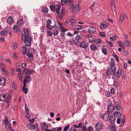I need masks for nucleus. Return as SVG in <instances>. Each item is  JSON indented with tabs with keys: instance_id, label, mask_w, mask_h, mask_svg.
<instances>
[{
	"instance_id": "412c9836",
	"label": "nucleus",
	"mask_w": 131,
	"mask_h": 131,
	"mask_svg": "<svg viewBox=\"0 0 131 131\" xmlns=\"http://www.w3.org/2000/svg\"><path fill=\"white\" fill-rule=\"evenodd\" d=\"M108 25V24L107 23L105 24H101L100 26V27L101 29L103 30L106 28Z\"/></svg>"
},
{
	"instance_id": "72a5a7b5",
	"label": "nucleus",
	"mask_w": 131,
	"mask_h": 131,
	"mask_svg": "<svg viewBox=\"0 0 131 131\" xmlns=\"http://www.w3.org/2000/svg\"><path fill=\"white\" fill-rule=\"evenodd\" d=\"M42 10L44 12L46 13H47L48 12V9L46 7L43 8H42Z\"/></svg>"
},
{
	"instance_id": "6ab92c4d",
	"label": "nucleus",
	"mask_w": 131,
	"mask_h": 131,
	"mask_svg": "<svg viewBox=\"0 0 131 131\" xmlns=\"http://www.w3.org/2000/svg\"><path fill=\"white\" fill-rule=\"evenodd\" d=\"M27 127L29 129L31 130H33L36 128V126L35 125L31 124H28L27 125Z\"/></svg>"
},
{
	"instance_id": "5701e85b",
	"label": "nucleus",
	"mask_w": 131,
	"mask_h": 131,
	"mask_svg": "<svg viewBox=\"0 0 131 131\" xmlns=\"http://www.w3.org/2000/svg\"><path fill=\"white\" fill-rule=\"evenodd\" d=\"M61 8V6L59 5H56L55 6V10L56 13L58 14H59L60 13V10Z\"/></svg>"
},
{
	"instance_id": "f3484780",
	"label": "nucleus",
	"mask_w": 131,
	"mask_h": 131,
	"mask_svg": "<svg viewBox=\"0 0 131 131\" xmlns=\"http://www.w3.org/2000/svg\"><path fill=\"white\" fill-rule=\"evenodd\" d=\"M110 122L111 123H113L115 122V117L114 115H111L110 116L109 119Z\"/></svg>"
},
{
	"instance_id": "338daca9",
	"label": "nucleus",
	"mask_w": 131,
	"mask_h": 131,
	"mask_svg": "<svg viewBox=\"0 0 131 131\" xmlns=\"http://www.w3.org/2000/svg\"><path fill=\"white\" fill-rule=\"evenodd\" d=\"M81 38V36L79 35L75 37V39L76 40H79Z\"/></svg>"
},
{
	"instance_id": "09e8293b",
	"label": "nucleus",
	"mask_w": 131,
	"mask_h": 131,
	"mask_svg": "<svg viewBox=\"0 0 131 131\" xmlns=\"http://www.w3.org/2000/svg\"><path fill=\"white\" fill-rule=\"evenodd\" d=\"M25 108L26 112L27 113H29V110L28 107L27 106L26 104L25 105Z\"/></svg>"
},
{
	"instance_id": "f8f14e48",
	"label": "nucleus",
	"mask_w": 131,
	"mask_h": 131,
	"mask_svg": "<svg viewBox=\"0 0 131 131\" xmlns=\"http://www.w3.org/2000/svg\"><path fill=\"white\" fill-rule=\"evenodd\" d=\"M23 31L24 33V34L23 35V37L22 38H26V37H29V31L28 30L25 28H24L23 29Z\"/></svg>"
},
{
	"instance_id": "9b49d317",
	"label": "nucleus",
	"mask_w": 131,
	"mask_h": 131,
	"mask_svg": "<svg viewBox=\"0 0 131 131\" xmlns=\"http://www.w3.org/2000/svg\"><path fill=\"white\" fill-rule=\"evenodd\" d=\"M31 78L30 77L27 76L25 77V78L24 79L23 81L24 84V86L25 87L26 86V82L29 83L31 81Z\"/></svg>"
},
{
	"instance_id": "4d7b16f0",
	"label": "nucleus",
	"mask_w": 131,
	"mask_h": 131,
	"mask_svg": "<svg viewBox=\"0 0 131 131\" xmlns=\"http://www.w3.org/2000/svg\"><path fill=\"white\" fill-rule=\"evenodd\" d=\"M100 35L102 37H104L106 36L105 33L103 32H100Z\"/></svg>"
},
{
	"instance_id": "e433bc0d",
	"label": "nucleus",
	"mask_w": 131,
	"mask_h": 131,
	"mask_svg": "<svg viewBox=\"0 0 131 131\" xmlns=\"http://www.w3.org/2000/svg\"><path fill=\"white\" fill-rule=\"evenodd\" d=\"M1 70L2 72L5 74H7V71L3 67L1 68Z\"/></svg>"
},
{
	"instance_id": "680f3d73",
	"label": "nucleus",
	"mask_w": 131,
	"mask_h": 131,
	"mask_svg": "<svg viewBox=\"0 0 131 131\" xmlns=\"http://www.w3.org/2000/svg\"><path fill=\"white\" fill-rule=\"evenodd\" d=\"M69 128V126L67 125L65 127L63 131H67L68 130V129Z\"/></svg>"
},
{
	"instance_id": "cd10ccee",
	"label": "nucleus",
	"mask_w": 131,
	"mask_h": 131,
	"mask_svg": "<svg viewBox=\"0 0 131 131\" xmlns=\"http://www.w3.org/2000/svg\"><path fill=\"white\" fill-rule=\"evenodd\" d=\"M4 123V125L6 126V125H9V123L8 120V119L6 116L5 117V119L3 121Z\"/></svg>"
},
{
	"instance_id": "423d86ee",
	"label": "nucleus",
	"mask_w": 131,
	"mask_h": 131,
	"mask_svg": "<svg viewBox=\"0 0 131 131\" xmlns=\"http://www.w3.org/2000/svg\"><path fill=\"white\" fill-rule=\"evenodd\" d=\"M35 50L33 48H30L29 49L26 53L27 55L29 58H32L34 57L33 55L35 53Z\"/></svg>"
},
{
	"instance_id": "c85d7f7f",
	"label": "nucleus",
	"mask_w": 131,
	"mask_h": 131,
	"mask_svg": "<svg viewBox=\"0 0 131 131\" xmlns=\"http://www.w3.org/2000/svg\"><path fill=\"white\" fill-rule=\"evenodd\" d=\"M115 62L114 59H113L111 58V61L110 67L113 68L115 66Z\"/></svg>"
},
{
	"instance_id": "c9c22d12",
	"label": "nucleus",
	"mask_w": 131,
	"mask_h": 131,
	"mask_svg": "<svg viewBox=\"0 0 131 131\" xmlns=\"http://www.w3.org/2000/svg\"><path fill=\"white\" fill-rule=\"evenodd\" d=\"M124 44L128 46H130L131 45V43L127 40H125L124 41Z\"/></svg>"
},
{
	"instance_id": "a18cd8bd",
	"label": "nucleus",
	"mask_w": 131,
	"mask_h": 131,
	"mask_svg": "<svg viewBox=\"0 0 131 131\" xmlns=\"http://www.w3.org/2000/svg\"><path fill=\"white\" fill-rule=\"evenodd\" d=\"M8 100V101H6L5 102L6 103V108H8L9 107V102H10V100Z\"/></svg>"
},
{
	"instance_id": "0eeeda50",
	"label": "nucleus",
	"mask_w": 131,
	"mask_h": 131,
	"mask_svg": "<svg viewBox=\"0 0 131 131\" xmlns=\"http://www.w3.org/2000/svg\"><path fill=\"white\" fill-rule=\"evenodd\" d=\"M113 106L114 110L117 111H119L121 110V108L119 105V102L118 101L115 102Z\"/></svg>"
},
{
	"instance_id": "c03bdc74",
	"label": "nucleus",
	"mask_w": 131,
	"mask_h": 131,
	"mask_svg": "<svg viewBox=\"0 0 131 131\" xmlns=\"http://www.w3.org/2000/svg\"><path fill=\"white\" fill-rule=\"evenodd\" d=\"M121 119H122V120L121 121V126H123L124 124V123L125 122V118L124 117V119H123V118H122Z\"/></svg>"
},
{
	"instance_id": "dca6fc26",
	"label": "nucleus",
	"mask_w": 131,
	"mask_h": 131,
	"mask_svg": "<svg viewBox=\"0 0 131 131\" xmlns=\"http://www.w3.org/2000/svg\"><path fill=\"white\" fill-rule=\"evenodd\" d=\"M102 49L103 53L105 55H106L107 53V50L106 47L104 46H102Z\"/></svg>"
},
{
	"instance_id": "39448f33",
	"label": "nucleus",
	"mask_w": 131,
	"mask_h": 131,
	"mask_svg": "<svg viewBox=\"0 0 131 131\" xmlns=\"http://www.w3.org/2000/svg\"><path fill=\"white\" fill-rule=\"evenodd\" d=\"M122 71L121 69H118L117 72H115L112 78L114 79H116L118 78H119L122 75Z\"/></svg>"
},
{
	"instance_id": "bf43d9fd",
	"label": "nucleus",
	"mask_w": 131,
	"mask_h": 131,
	"mask_svg": "<svg viewBox=\"0 0 131 131\" xmlns=\"http://www.w3.org/2000/svg\"><path fill=\"white\" fill-rule=\"evenodd\" d=\"M65 10V9L62 8L61 10V11L60 13V14H61L62 15H64V11Z\"/></svg>"
},
{
	"instance_id": "f704fd0d",
	"label": "nucleus",
	"mask_w": 131,
	"mask_h": 131,
	"mask_svg": "<svg viewBox=\"0 0 131 131\" xmlns=\"http://www.w3.org/2000/svg\"><path fill=\"white\" fill-rule=\"evenodd\" d=\"M27 73L30 74H33L34 72H35L34 71L32 70L27 69Z\"/></svg>"
},
{
	"instance_id": "20e7f679",
	"label": "nucleus",
	"mask_w": 131,
	"mask_h": 131,
	"mask_svg": "<svg viewBox=\"0 0 131 131\" xmlns=\"http://www.w3.org/2000/svg\"><path fill=\"white\" fill-rule=\"evenodd\" d=\"M69 7L70 10L73 13L79 11L80 9V6L79 5L70 6Z\"/></svg>"
},
{
	"instance_id": "7c9ffc66",
	"label": "nucleus",
	"mask_w": 131,
	"mask_h": 131,
	"mask_svg": "<svg viewBox=\"0 0 131 131\" xmlns=\"http://www.w3.org/2000/svg\"><path fill=\"white\" fill-rule=\"evenodd\" d=\"M21 51L24 54H25L27 52L26 49L25 47H22L21 48Z\"/></svg>"
},
{
	"instance_id": "603ef678",
	"label": "nucleus",
	"mask_w": 131,
	"mask_h": 131,
	"mask_svg": "<svg viewBox=\"0 0 131 131\" xmlns=\"http://www.w3.org/2000/svg\"><path fill=\"white\" fill-rule=\"evenodd\" d=\"M61 38L62 39H64L65 38V35L64 33H63L61 34Z\"/></svg>"
},
{
	"instance_id": "a878e982",
	"label": "nucleus",
	"mask_w": 131,
	"mask_h": 131,
	"mask_svg": "<svg viewBox=\"0 0 131 131\" xmlns=\"http://www.w3.org/2000/svg\"><path fill=\"white\" fill-rule=\"evenodd\" d=\"M107 110L108 112H112L113 110V106L111 105H109L107 106Z\"/></svg>"
},
{
	"instance_id": "2f4dec72",
	"label": "nucleus",
	"mask_w": 131,
	"mask_h": 131,
	"mask_svg": "<svg viewBox=\"0 0 131 131\" xmlns=\"http://www.w3.org/2000/svg\"><path fill=\"white\" fill-rule=\"evenodd\" d=\"M114 114L115 116L116 117H119L121 115V114L120 113L117 111L114 112Z\"/></svg>"
},
{
	"instance_id": "e2e57ef3",
	"label": "nucleus",
	"mask_w": 131,
	"mask_h": 131,
	"mask_svg": "<svg viewBox=\"0 0 131 131\" xmlns=\"http://www.w3.org/2000/svg\"><path fill=\"white\" fill-rule=\"evenodd\" d=\"M116 38V36H113L112 37H110V38L112 40L114 41L115 40Z\"/></svg>"
},
{
	"instance_id": "13d9d810",
	"label": "nucleus",
	"mask_w": 131,
	"mask_h": 131,
	"mask_svg": "<svg viewBox=\"0 0 131 131\" xmlns=\"http://www.w3.org/2000/svg\"><path fill=\"white\" fill-rule=\"evenodd\" d=\"M5 59L6 62H8L10 64L11 63V60L9 59L8 58H5Z\"/></svg>"
},
{
	"instance_id": "9d476101",
	"label": "nucleus",
	"mask_w": 131,
	"mask_h": 131,
	"mask_svg": "<svg viewBox=\"0 0 131 131\" xmlns=\"http://www.w3.org/2000/svg\"><path fill=\"white\" fill-rule=\"evenodd\" d=\"M103 124L102 123H98L96 124L95 128L97 130L101 129L103 127Z\"/></svg>"
},
{
	"instance_id": "864d4df0",
	"label": "nucleus",
	"mask_w": 131,
	"mask_h": 131,
	"mask_svg": "<svg viewBox=\"0 0 131 131\" xmlns=\"http://www.w3.org/2000/svg\"><path fill=\"white\" fill-rule=\"evenodd\" d=\"M105 96L107 97H108L111 95V94L108 92H107L105 93Z\"/></svg>"
},
{
	"instance_id": "f257e3e1",
	"label": "nucleus",
	"mask_w": 131,
	"mask_h": 131,
	"mask_svg": "<svg viewBox=\"0 0 131 131\" xmlns=\"http://www.w3.org/2000/svg\"><path fill=\"white\" fill-rule=\"evenodd\" d=\"M12 96L11 94H7L6 95L4 94H0V101L3 102L8 101V100L11 99Z\"/></svg>"
},
{
	"instance_id": "393cba45",
	"label": "nucleus",
	"mask_w": 131,
	"mask_h": 131,
	"mask_svg": "<svg viewBox=\"0 0 131 131\" xmlns=\"http://www.w3.org/2000/svg\"><path fill=\"white\" fill-rule=\"evenodd\" d=\"M55 25H54V27L57 28H59V27L61 28V23L58 21H55Z\"/></svg>"
},
{
	"instance_id": "6e6d98bb",
	"label": "nucleus",
	"mask_w": 131,
	"mask_h": 131,
	"mask_svg": "<svg viewBox=\"0 0 131 131\" xmlns=\"http://www.w3.org/2000/svg\"><path fill=\"white\" fill-rule=\"evenodd\" d=\"M53 35H56L59 33V31L58 30H54Z\"/></svg>"
},
{
	"instance_id": "4c0bfd02",
	"label": "nucleus",
	"mask_w": 131,
	"mask_h": 131,
	"mask_svg": "<svg viewBox=\"0 0 131 131\" xmlns=\"http://www.w3.org/2000/svg\"><path fill=\"white\" fill-rule=\"evenodd\" d=\"M22 90L23 91L25 92V94H27L28 91L27 88H26V86L25 87L24 86H24L23 87V88Z\"/></svg>"
},
{
	"instance_id": "5fc2aeb1",
	"label": "nucleus",
	"mask_w": 131,
	"mask_h": 131,
	"mask_svg": "<svg viewBox=\"0 0 131 131\" xmlns=\"http://www.w3.org/2000/svg\"><path fill=\"white\" fill-rule=\"evenodd\" d=\"M121 120H122V119H121V118H117V123L118 124H119L120 123Z\"/></svg>"
},
{
	"instance_id": "c756f323",
	"label": "nucleus",
	"mask_w": 131,
	"mask_h": 131,
	"mask_svg": "<svg viewBox=\"0 0 131 131\" xmlns=\"http://www.w3.org/2000/svg\"><path fill=\"white\" fill-rule=\"evenodd\" d=\"M62 130V128L61 127L58 128H52L51 129L52 131H60Z\"/></svg>"
},
{
	"instance_id": "f03ea898",
	"label": "nucleus",
	"mask_w": 131,
	"mask_h": 131,
	"mask_svg": "<svg viewBox=\"0 0 131 131\" xmlns=\"http://www.w3.org/2000/svg\"><path fill=\"white\" fill-rule=\"evenodd\" d=\"M22 40L25 43V46L30 47L31 46L32 39L30 37L22 38Z\"/></svg>"
},
{
	"instance_id": "ddd939ff",
	"label": "nucleus",
	"mask_w": 131,
	"mask_h": 131,
	"mask_svg": "<svg viewBox=\"0 0 131 131\" xmlns=\"http://www.w3.org/2000/svg\"><path fill=\"white\" fill-rule=\"evenodd\" d=\"M72 26V27L74 29H75L78 30H80L83 28L82 26L79 25H71Z\"/></svg>"
},
{
	"instance_id": "69168bd1",
	"label": "nucleus",
	"mask_w": 131,
	"mask_h": 131,
	"mask_svg": "<svg viewBox=\"0 0 131 131\" xmlns=\"http://www.w3.org/2000/svg\"><path fill=\"white\" fill-rule=\"evenodd\" d=\"M70 131H77V130L74 127H72L70 130Z\"/></svg>"
},
{
	"instance_id": "1a4fd4ad",
	"label": "nucleus",
	"mask_w": 131,
	"mask_h": 131,
	"mask_svg": "<svg viewBox=\"0 0 131 131\" xmlns=\"http://www.w3.org/2000/svg\"><path fill=\"white\" fill-rule=\"evenodd\" d=\"M88 32L90 33H93L96 31V28L94 26H90L88 30Z\"/></svg>"
},
{
	"instance_id": "ea45409f",
	"label": "nucleus",
	"mask_w": 131,
	"mask_h": 131,
	"mask_svg": "<svg viewBox=\"0 0 131 131\" xmlns=\"http://www.w3.org/2000/svg\"><path fill=\"white\" fill-rule=\"evenodd\" d=\"M8 32H6L4 30L1 31V34L2 36H5L7 35Z\"/></svg>"
},
{
	"instance_id": "052dcab7",
	"label": "nucleus",
	"mask_w": 131,
	"mask_h": 131,
	"mask_svg": "<svg viewBox=\"0 0 131 131\" xmlns=\"http://www.w3.org/2000/svg\"><path fill=\"white\" fill-rule=\"evenodd\" d=\"M52 32L51 31H48L47 35L48 36H51L52 35Z\"/></svg>"
},
{
	"instance_id": "0e129e2a",
	"label": "nucleus",
	"mask_w": 131,
	"mask_h": 131,
	"mask_svg": "<svg viewBox=\"0 0 131 131\" xmlns=\"http://www.w3.org/2000/svg\"><path fill=\"white\" fill-rule=\"evenodd\" d=\"M82 131H87L86 128L85 126L82 127Z\"/></svg>"
},
{
	"instance_id": "37998d69",
	"label": "nucleus",
	"mask_w": 131,
	"mask_h": 131,
	"mask_svg": "<svg viewBox=\"0 0 131 131\" xmlns=\"http://www.w3.org/2000/svg\"><path fill=\"white\" fill-rule=\"evenodd\" d=\"M18 74L19 80L20 81H22L23 78L22 77V75L19 72H18Z\"/></svg>"
},
{
	"instance_id": "de8ad7c7",
	"label": "nucleus",
	"mask_w": 131,
	"mask_h": 131,
	"mask_svg": "<svg viewBox=\"0 0 131 131\" xmlns=\"http://www.w3.org/2000/svg\"><path fill=\"white\" fill-rule=\"evenodd\" d=\"M93 41L95 43H100L101 42V40L100 39H95L93 40Z\"/></svg>"
},
{
	"instance_id": "aec40b11",
	"label": "nucleus",
	"mask_w": 131,
	"mask_h": 131,
	"mask_svg": "<svg viewBox=\"0 0 131 131\" xmlns=\"http://www.w3.org/2000/svg\"><path fill=\"white\" fill-rule=\"evenodd\" d=\"M90 48L91 49L92 51H96L97 50V46L94 44L91 45Z\"/></svg>"
},
{
	"instance_id": "4468645a",
	"label": "nucleus",
	"mask_w": 131,
	"mask_h": 131,
	"mask_svg": "<svg viewBox=\"0 0 131 131\" xmlns=\"http://www.w3.org/2000/svg\"><path fill=\"white\" fill-rule=\"evenodd\" d=\"M110 116V115L108 113H105L103 115L102 118L104 120L106 121L108 119Z\"/></svg>"
},
{
	"instance_id": "49530a36",
	"label": "nucleus",
	"mask_w": 131,
	"mask_h": 131,
	"mask_svg": "<svg viewBox=\"0 0 131 131\" xmlns=\"http://www.w3.org/2000/svg\"><path fill=\"white\" fill-rule=\"evenodd\" d=\"M118 45L120 46V47H123V48L124 49H125V47L123 46V43L121 41H118Z\"/></svg>"
},
{
	"instance_id": "79ce46f5",
	"label": "nucleus",
	"mask_w": 131,
	"mask_h": 131,
	"mask_svg": "<svg viewBox=\"0 0 131 131\" xmlns=\"http://www.w3.org/2000/svg\"><path fill=\"white\" fill-rule=\"evenodd\" d=\"M51 20L50 19H48L47 21H46V23H47V25L46 26H50V24L51 23Z\"/></svg>"
},
{
	"instance_id": "774afa93",
	"label": "nucleus",
	"mask_w": 131,
	"mask_h": 131,
	"mask_svg": "<svg viewBox=\"0 0 131 131\" xmlns=\"http://www.w3.org/2000/svg\"><path fill=\"white\" fill-rule=\"evenodd\" d=\"M95 3H94L92 5L90 6V8L92 10H93V8H94V6L95 5Z\"/></svg>"
},
{
	"instance_id": "4be33fe9",
	"label": "nucleus",
	"mask_w": 131,
	"mask_h": 131,
	"mask_svg": "<svg viewBox=\"0 0 131 131\" xmlns=\"http://www.w3.org/2000/svg\"><path fill=\"white\" fill-rule=\"evenodd\" d=\"M125 18L127 19V16L126 15L123 14L121 16L119 19L121 23H123L124 20V18Z\"/></svg>"
},
{
	"instance_id": "a19ab883",
	"label": "nucleus",
	"mask_w": 131,
	"mask_h": 131,
	"mask_svg": "<svg viewBox=\"0 0 131 131\" xmlns=\"http://www.w3.org/2000/svg\"><path fill=\"white\" fill-rule=\"evenodd\" d=\"M111 9L112 12H115L116 10V8H115L114 4H112L111 6Z\"/></svg>"
},
{
	"instance_id": "b1692460",
	"label": "nucleus",
	"mask_w": 131,
	"mask_h": 131,
	"mask_svg": "<svg viewBox=\"0 0 131 131\" xmlns=\"http://www.w3.org/2000/svg\"><path fill=\"white\" fill-rule=\"evenodd\" d=\"M72 2V0H61V3L62 5H64V3L67 4H69V3Z\"/></svg>"
},
{
	"instance_id": "2eb2a0df",
	"label": "nucleus",
	"mask_w": 131,
	"mask_h": 131,
	"mask_svg": "<svg viewBox=\"0 0 131 131\" xmlns=\"http://www.w3.org/2000/svg\"><path fill=\"white\" fill-rule=\"evenodd\" d=\"M40 125L41 128L43 129H47L48 128V125L45 122L41 123Z\"/></svg>"
},
{
	"instance_id": "7ed1b4c3",
	"label": "nucleus",
	"mask_w": 131,
	"mask_h": 131,
	"mask_svg": "<svg viewBox=\"0 0 131 131\" xmlns=\"http://www.w3.org/2000/svg\"><path fill=\"white\" fill-rule=\"evenodd\" d=\"M117 69V68L116 67L114 68V69H113L112 67H107V70L106 71L105 75L107 76H108L110 74L113 75L114 73V72Z\"/></svg>"
},
{
	"instance_id": "3c124183",
	"label": "nucleus",
	"mask_w": 131,
	"mask_h": 131,
	"mask_svg": "<svg viewBox=\"0 0 131 131\" xmlns=\"http://www.w3.org/2000/svg\"><path fill=\"white\" fill-rule=\"evenodd\" d=\"M50 9L53 11H54L55 10V6H54V5H50Z\"/></svg>"
},
{
	"instance_id": "bb28decb",
	"label": "nucleus",
	"mask_w": 131,
	"mask_h": 131,
	"mask_svg": "<svg viewBox=\"0 0 131 131\" xmlns=\"http://www.w3.org/2000/svg\"><path fill=\"white\" fill-rule=\"evenodd\" d=\"M13 19L11 17H9L7 20V22L9 24H12L13 22Z\"/></svg>"
},
{
	"instance_id": "a211bd4d",
	"label": "nucleus",
	"mask_w": 131,
	"mask_h": 131,
	"mask_svg": "<svg viewBox=\"0 0 131 131\" xmlns=\"http://www.w3.org/2000/svg\"><path fill=\"white\" fill-rule=\"evenodd\" d=\"M6 82L5 79L4 78H0V85H4Z\"/></svg>"
},
{
	"instance_id": "473e14b6",
	"label": "nucleus",
	"mask_w": 131,
	"mask_h": 131,
	"mask_svg": "<svg viewBox=\"0 0 131 131\" xmlns=\"http://www.w3.org/2000/svg\"><path fill=\"white\" fill-rule=\"evenodd\" d=\"M23 21L21 19H19L17 23V25L19 26H21L23 25Z\"/></svg>"
},
{
	"instance_id": "8fccbe9b",
	"label": "nucleus",
	"mask_w": 131,
	"mask_h": 131,
	"mask_svg": "<svg viewBox=\"0 0 131 131\" xmlns=\"http://www.w3.org/2000/svg\"><path fill=\"white\" fill-rule=\"evenodd\" d=\"M14 29L15 31L17 32L19 30V29L17 26H15L14 27Z\"/></svg>"
},
{
	"instance_id": "58836bf2",
	"label": "nucleus",
	"mask_w": 131,
	"mask_h": 131,
	"mask_svg": "<svg viewBox=\"0 0 131 131\" xmlns=\"http://www.w3.org/2000/svg\"><path fill=\"white\" fill-rule=\"evenodd\" d=\"M69 21L70 22L73 24L76 23V21L73 19H69Z\"/></svg>"
},
{
	"instance_id": "6e6552de",
	"label": "nucleus",
	"mask_w": 131,
	"mask_h": 131,
	"mask_svg": "<svg viewBox=\"0 0 131 131\" xmlns=\"http://www.w3.org/2000/svg\"><path fill=\"white\" fill-rule=\"evenodd\" d=\"M88 46V43L86 41H83L80 44V47L84 49L87 48Z\"/></svg>"
}]
</instances>
